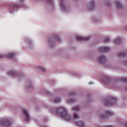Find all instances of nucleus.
Returning <instances> with one entry per match:
<instances>
[{
  "mask_svg": "<svg viewBox=\"0 0 127 127\" xmlns=\"http://www.w3.org/2000/svg\"><path fill=\"white\" fill-rule=\"evenodd\" d=\"M95 8V2L92 0L88 5L87 9L88 10H93Z\"/></svg>",
  "mask_w": 127,
  "mask_h": 127,
  "instance_id": "6",
  "label": "nucleus"
},
{
  "mask_svg": "<svg viewBox=\"0 0 127 127\" xmlns=\"http://www.w3.org/2000/svg\"><path fill=\"white\" fill-rule=\"evenodd\" d=\"M122 81H124V82H127V77H123L121 78Z\"/></svg>",
  "mask_w": 127,
  "mask_h": 127,
  "instance_id": "24",
  "label": "nucleus"
},
{
  "mask_svg": "<svg viewBox=\"0 0 127 127\" xmlns=\"http://www.w3.org/2000/svg\"><path fill=\"white\" fill-rule=\"evenodd\" d=\"M122 42V39L121 38H117L114 40L115 44H120Z\"/></svg>",
  "mask_w": 127,
  "mask_h": 127,
  "instance_id": "13",
  "label": "nucleus"
},
{
  "mask_svg": "<svg viewBox=\"0 0 127 127\" xmlns=\"http://www.w3.org/2000/svg\"><path fill=\"white\" fill-rule=\"evenodd\" d=\"M106 3V5H108V6L111 5V2H107Z\"/></svg>",
  "mask_w": 127,
  "mask_h": 127,
  "instance_id": "29",
  "label": "nucleus"
},
{
  "mask_svg": "<svg viewBox=\"0 0 127 127\" xmlns=\"http://www.w3.org/2000/svg\"><path fill=\"white\" fill-rule=\"evenodd\" d=\"M72 95H75V93H74V92L70 93V96H72Z\"/></svg>",
  "mask_w": 127,
  "mask_h": 127,
  "instance_id": "30",
  "label": "nucleus"
},
{
  "mask_svg": "<svg viewBox=\"0 0 127 127\" xmlns=\"http://www.w3.org/2000/svg\"><path fill=\"white\" fill-rule=\"evenodd\" d=\"M47 3H49V4H52V3H53V0H47Z\"/></svg>",
  "mask_w": 127,
  "mask_h": 127,
  "instance_id": "21",
  "label": "nucleus"
},
{
  "mask_svg": "<svg viewBox=\"0 0 127 127\" xmlns=\"http://www.w3.org/2000/svg\"><path fill=\"white\" fill-rule=\"evenodd\" d=\"M8 76H11V77H14L16 75V72L14 70H9L7 72Z\"/></svg>",
  "mask_w": 127,
  "mask_h": 127,
  "instance_id": "10",
  "label": "nucleus"
},
{
  "mask_svg": "<svg viewBox=\"0 0 127 127\" xmlns=\"http://www.w3.org/2000/svg\"><path fill=\"white\" fill-rule=\"evenodd\" d=\"M49 42H50V40H49Z\"/></svg>",
  "mask_w": 127,
  "mask_h": 127,
  "instance_id": "36",
  "label": "nucleus"
},
{
  "mask_svg": "<svg viewBox=\"0 0 127 127\" xmlns=\"http://www.w3.org/2000/svg\"><path fill=\"white\" fill-rule=\"evenodd\" d=\"M125 64H126V65H127V61L125 62Z\"/></svg>",
  "mask_w": 127,
  "mask_h": 127,
  "instance_id": "34",
  "label": "nucleus"
},
{
  "mask_svg": "<svg viewBox=\"0 0 127 127\" xmlns=\"http://www.w3.org/2000/svg\"><path fill=\"white\" fill-rule=\"evenodd\" d=\"M75 102V100L74 99H69L68 100V103H74Z\"/></svg>",
  "mask_w": 127,
  "mask_h": 127,
  "instance_id": "26",
  "label": "nucleus"
},
{
  "mask_svg": "<svg viewBox=\"0 0 127 127\" xmlns=\"http://www.w3.org/2000/svg\"><path fill=\"white\" fill-rule=\"evenodd\" d=\"M72 110L74 112H79V111H80V107L79 106H75L72 108Z\"/></svg>",
  "mask_w": 127,
  "mask_h": 127,
  "instance_id": "16",
  "label": "nucleus"
},
{
  "mask_svg": "<svg viewBox=\"0 0 127 127\" xmlns=\"http://www.w3.org/2000/svg\"><path fill=\"white\" fill-rule=\"evenodd\" d=\"M110 38L109 37H107L104 39L105 42H109L110 41Z\"/></svg>",
  "mask_w": 127,
  "mask_h": 127,
  "instance_id": "22",
  "label": "nucleus"
},
{
  "mask_svg": "<svg viewBox=\"0 0 127 127\" xmlns=\"http://www.w3.org/2000/svg\"><path fill=\"white\" fill-rule=\"evenodd\" d=\"M98 61L99 63H101V64H104V63H106V62H107V59H106V57H105V56L100 57L98 58Z\"/></svg>",
  "mask_w": 127,
  "mask_h": 127,
  "instance_id": "8",
  "label": "nucleus"
},
{
  "mask_svg": "<svg viewBox=\"0 0 127 127\" xmlns=\"http://www.w3.org/2000/svg\"><path fill=\"white\" fill-rule=\"evenodd\" d=\"M73 119H74L75 120H78V119H80V116L78 115V114L74 113L73 114Z\"/></svg>",
  "mask_w": 127,
  "mask_h": 127,
  "instance_id": "17",
  "label": "nucleus"
},
{
  "mask_svg": "<svg viewBox=\"0 0 127 127\" xmlns=\"http://www.w3.org/2000/svg\"><path fill=\"white\" fill-rule=\"evenodd\" d=\"M23 1H24V0H20V2H21V3H22Z\"/></svg>",
  "mask_w": 127,
  "mask_h": 127,
  "instance_id": "31",
  "label": "nucleus"
},
{
  "mask_svg": "<svg viewBox=\"0 0 127 127\" xmlns=\"http://www.w3.org/2000/svg\"><path fill=\"white\" fill-rule=\"evenodd\" d=\"M54 101L55 103H60L61 99H60V98H57Z\"/></svg>",
  "mask_w": 127,
  "mask_h": 127,
  "instance_id": "20",
  "label": "nucleus"
},
{
  "mask_svg": "<svg viewBox=\"0 0 127 127\" xmlns=\"http://www.w3.org/2000/svg\"><path fill=\"white\" fill-rule=\"evenodd\" d=\"M116 5H117V7H118L119 9H121L123 8V5H122V4L121 3V2H120V1H119V0H116Z\"/></svg>",
  "mask_w": 127,
  "mask_h": 127,
  "instance_id": "14",
  "label": "nucleus"
},
{
  "mask_svg": "<svg viewBox=\"0 0 127 127\" xmlns=\"http://www.w3.org/2000/svg\"><path fill=\"white\" fill-rule=\"evenodd\" d=\"M0 125H1V126H5V127H8L11 125V123L7 119H2L0 120Z\"/></svg>",
  "mask_w": 127,
  "mask_h": 127,
  "instance_id": "3",
  "label": "nucleus"
},
{
  "mask_svg": "<svg viewBox=\"0 0 127 127\" xmlns=\"http://www.w3.org/2000/svg\"><path fill=\"white\" fill-rule=\"evenodd\" d=\"M126 90H127V87L126 88Z\"/></svg>",
  "mask_w": 127,
  "mask_h": 127,
  "instance_id": "35",
  "label": "nucleus"
},
{
  "mask_svg": "<svg viewBox=\"0 0 127 127\" xmlns=\"http://www.w3.org/2000/svg\"><path fill=\"white\" fill-rule=\"evenodd\" d=\"M75 125L80 127H85V124L83 121H77L75 123Z\"/></svg>",
  "mask_w": 127,
  "mask_h": 127,
  "instance_id": "11",
  "label": "nucleus"
},
{
  "mask_svg": "<svg viewBox=\"0 0 127 127\" xmlns=\"http://www.w3.org/2000/svg\"><path fill=\"white\" fill-rule=\"evenodd\" d=\"M122 124L124 127H127V122H122Z\"/></svg>",
  "mask_w": 127,
  "mask_h": 127,
  "instance_id": "23",
  "label": "nucleus"
},
{
  "mask_svg": "<svg viewBox=\"0 0 127 127\" xmlns=\"http://www.w3.org/2000/svg\"><path fill=\"white\" fill-rule=\"evenodd\" d=\"M118 99L115 97H111L108 100H105L104 101L105 106H114L117 104V101Z\"/></svg>",
  "mask_w": 127,
  "mask_h": 127,
  "instance_id": "2",
  "label": "nucleus"
},
{
  "mask_svg": "<svg viewBox=\"0 0 127 127\" xmlns=\"http://www.w3.org/2000/svg\"><path fill=\"white\" fill-rule=\"evenodd\" d=\"M55 37H56L57 39H58V40H60V38H59V36L58 35H56Z\"/></svg>",
  "mask_w": 127,
  "mask_h": 127,
  "instance_id": "27",
  "label": "nucleus"
},
{
  "mask_svg": "<svg viewBox=\"0 0 127 127\" xmlns=\"http://www.w3.org/2000/svg\"><path fill=\"white\" fill-rule=\"evenodd\" d=\"M61 0V6L63 10H66V6L65 5V3H64V0Z\"/></svg>",
  "mask_w": 127,
  "mask_h": 127,
  "instance_id": "12",
  "label": "nucleus"
},
{
  "mask_svg": "<svg viewBox=\"0 0 127 127\" xmlns=\"http://www.w3.org/2000/svg\"><path fill=\"white\" fill-rule=\"evenodd\" d=\"M104 84H108V82H106V81H103Z\"/></svg>",
  "mask_w": 127,
  "mask_h": 127,
  "instance_id": "32",
  "label": "nucleus"
},
{
  "mask_svg": "<svg viewBox=\"0 0 127 127\" xmlns=\"http://www.w3.org/2000/svg\"><path fill=\"white\" fill-rule=\"evenodd\" d=\"M114 115V113L109 110H107L105 111V116L104 115H100V119H106L108 116L111 117Z\"/></svg>",
  "mask_w": 127,
  "mask_h": 127,
  "instance_id": "4",
  "label": "nucleus"
},
{
  "mask_svg": "<svg viewBox=\"0 0 127 127\" xmlns=\"http://www.w3.org/2000/svg\"><path fill=\"white\" fill-rule=\"evenodd\" d=\"M5 57V55H0V58H4Z\"/></svg>",
  "mask_w": 127,
  "mask_h": 127,
  "instance_id": "28",
  "label": "nucleus"
},
{
  "mask_svg": "<svg viewBox=\"0 0 127 127\" xmlns=\"http://www.w3.org/2000/svg\"><path fill=\"white\" fill-rule=\"evenodd\" d=\"M23 115L25 117L24 119L26 122H28L29 121V115L28 114V112L26 111L25 109H23L22 111Z\"/></svg>",
  "mask_w": 127,
  "mask_h": 127,
  "instance_id": "5",
  "label": "nucleus"
},
{
  "mask_svg": "<svg viewBox=\"0 0 127 127\" xmlns=\"http://www.w3.org/2000/svg\"><path fill=\"white\" fill-rule=\"evenodd\" d=\"M91 84H93V83H92V82H90L89 83V85H91Z\"/></svg>",
  "mask_w": 127,
  "mask_h": 127,
  "instance_id": "33",
  "label": "nucleus"
},
{
  "mask_svg": "<svg viewBox=\"0 0 127 127\" xmlns=\"http://www.w3.org/2000/svg\"><path fill=\"white\" fill-rule=\"evenodd\" d=\"M15 54L14 53H10V54H9L7 56V57H8V58H13V57H14Z\"/></svg>",
  "mask_w": 127,
  "mask_h": 127,
  "instance_id": "19",
  "label": "nucleus"
},
{
  "mask_svg": "<svg viewBox=\"0 0 127 127\" xmlns=\"http://www.w3.org/2000/svg\"><path fill=\"white\" fill-rule=\"evenodd\" d=\"M56 114L58 115L61 118L66 120V121H72L73 118L67 113V111L64 107H60L56 109Z\"/></svg>",
  "mask_w": 127,
  "mask_h": 127,
  "instance_id": "1",
  "label": "nucleus"
},
{
  "mask_svg": "<svg viewBox=\"0 0 127 127\" xmlns=\"http://www.w3.org/2000/svg\"><path fill=\"white\" fill-rule=\"evenodd\" d=\"M10 8H12V9H13V10H14L15 9H17V8H18V6H17V5H16L15 3H14L11 5Z\"/></svg>",
  "mask_w": 127,
  "mask_h": 127,
  "instance_id": "15",
  "label": "nucleus"
},
{
  "mask_svg": "<svg viewBox=\"0 0 127 127\" xmlns=\"http://www.w3.org/2000/svg\"><path fill=\"white\" fill-rule=\"evenodd\" d=\"M98 50L100 52H108L110 49L108 47H101Z\"/></svg>",
  "mask_w": 127,
  "mask_h": 127,
  "instance_id": "9",
  "label": "nucleus"
},
{
  "mask_svg": "<svg viewBox=\"0 0 127 127\" xmlns=\"http://www.w3.org/2000/svg\"><path fill=\"white\" fill-rule=\"evenodd\" d=\"M127 54L125 53H119L118 54L119 57H125Z\"/></svg>",
  "mask_w": 127,
  "mask_h": 127,
  "instance_id": "18",
  "label": "nucleus"
},
{
  "mask_svg": "<svg viewBox=\"0 0 127 127\" xmlns=\"http://www.w3.org/2000/svg\"><path fill=\"white\" fill-rule=\"evenodd\" d=\"M39 68H40V69L41 70H43V71L44 72H45L46 69H45V68L43 67V66H40L39 67Z\"/></svg>",
  "mask_w": 127,
  "mask_h": 127,
  "instance_id": "25",
  "label": "nucleus"
},
{
  "mask_svg": "<svg viewBox=\"0 0 127 127\" xmlns=\"http://www.w3.org/2000/svg\"><path fill=\"white\" fill-rule=\"evenodd\" d=\"M76 38L77 41H82L83 40L87 41L89 40L91 38L90 37H83L80 36H76Z\"/></svg>",
  "mask_w": 127,
  "mask_h": 127,
  "instance_id": "7",
  "label": "nucleus"
}]
</instances>
